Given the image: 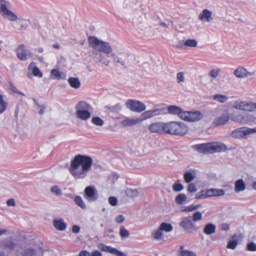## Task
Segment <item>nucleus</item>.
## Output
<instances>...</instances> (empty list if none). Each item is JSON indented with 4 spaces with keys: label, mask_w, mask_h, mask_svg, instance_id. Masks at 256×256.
Here are the masks:
<instances>
[{
    "label": "nucleus",
    "mask_w": 256,
    "mask_h": 256,
    "mask_svg": "<svg viewBox=\"0 0 256 256\" xmlns=\"http://www.w3.org/2000/svg\"><path fill=\"white\" fill-rule=\"evenodd\" d=\"M88 40L90 45L99 52L106 54L108 57L112 56L113 58L114 63L116 66L126 68V62L128 57L127 53L120 52L118 53V55L116 54L113 52L112 48L108 42L100 40L94 36H90Z\"/></svg>",
    "instance_id": "obj_1"
},
{
    "label": "nucleus",
    "mask_w": 256,
    "mask_h": 256,
    "mask_svg": "<svg viewBox=\"0 0 256 256\" xmlns=\"http://www.w3.org/2000/svg\"><path fill=\"white\" fill-rule=\"evenodd\" d=\"M92 164L90 156L78 154L71 160L68 170L75 179H83L90 170Z\"/></svg>",
    "instance_id": "obj_2"
},
{
    "label": "nucleus",
    "mask_w": 256,
    "mask_h": 256,
    "mask_svg": "<svg viewBox=\"0 0 256 256\" xmlns=\"http://www.w3.org/2000/svg\"><path fill=\"white\" fill-rule=\"evenodd\" d=\"M188 127L182 122H170L166 123L165 133L178 136H184L188 133Z\"/></svg>",
    "instance_id": "obj_3"
},
{
    "label": "nucleus",
    "mask_w": 256,
    "mask_h": 256,
    "mask_svg": "<svg viewBox=\"0 0 256 256\" xmlns=\"http://www.w3.org/2000/svg\"><path fill=\"white\" fill-rule=\"evenodd\" d=\"M76 116L81 120H88L90 116L92 106L84 101L78 102L76 106Z\"/></svg>",
    "instance_id": "obj_4"
},
{
    "label": "nucleus",
    "mask_w": 256,
    "mask_h": 256,
    "mask_svg": "<svg viewBox=\"0 0 256 256\" xmlns=\"http://www.w3.org/2000/svg\"><path fill=\"white\" fill-rule=\"evenodd\" d=\"M10 2L5 0H0V13L4 18L11 22H14L18 18L17 16L8 9Z\"/></svg>",
    "instance_id": "obj_5"
},
{
    "label": "nucleus",
    "mask_w": 256,
    "mask_h": 256,
    "mask_svg": "<svg viewBox=\"0 0 256 256\" xmlns=\"http://www.w3.org/2000/svg\"><path fill=\"white\" fill-rule=\"evenodd\" d=\"M178 116L186 121L195 122L202 119L203 118V114L200 112H189L184 111L181 109Z\"/></svg>",
    "instance_id": "obj_6"
},
{
    "label": "nucleus",
    "mask_w": 256,
    "mask_h": 256,
    "mask_svg": "<svg viewBox=\"0 0 256 256\" xmlns=\"http://www.w3.org/2000/svg\"><path fill=\"white\" fill-rule=\"evenodd\" d=\"M126 106L131 111L136 112H140L146 108V106L144 103L136 100L129 99L127 100Z\"/></svg>",
    "instance_id": "obj_7"
},
{
    "label": "nucleus",
    "mask_w": 256,
    "mask_h": 256,
    "mask_svg": "<svg viewBox=\"0 0 256 256\" xmlns=\"http://www.w3.org/2000/svg\"><path fill=\"white\" fill-rule=\"evenodd\" d=\"M179 226L186 232L192 233L195 230V224L191 216L183 217Z\"/></svg>",
    "instance_id": "obj_8"
},
{
    "label": "nucleus",
    "mask_w": 256,
    "mask_h": 256,
    "mask_svg": "<svg viewBox=\"0 0 256 256\" xmlns=\"http://www.w3.org/2000/svg\"><path fill=\"white\" fill-rule=\"evenodd\" d=\"M16 52L18 58L22 61H25L32 57L30 51L27 49L24 44L18 46L16 48Z\"/></svg>",
    "instance_id": "obj_9"
},
{
    "label": "nucleus",
    "mask_w": 256,
    "mask_h": 256,
    "mask_svg": "<svg viewBox=\"0 0 256 256\" xmlns=\"http://www.w3.org/2000/svg\"><path fill=\"white\" fill-rule=\"evenodd\" d=\"M210 154L225 152L227 150L226 146L222 142H214L209 143Z\"/></svg>",
    "instance_id": "obj_10"
},
{
    "label": "nucleus",
    "mask_w": 256,
    "mask_h": 256,
    "mask_svg": "<svg viewBox=\"0 0 256 256\" xmlns=\"http://www.w3.org/2000/svg\"><path fill=\"white\" fill-rule=\"evenodd\" d=\"M166 123L154 122L150 124L148 126V130L152 133L163 134L165 133V127Z\"/></svg>",
    "instance_id": "obj_11"
},
{
    "label": "nucleus",
    "mask_w": 256,
    "mask_h": 256,
    "mask_svg": "<svg viewBox=\"0 0 256 256\" xmlns=\"http://www.w3.org/2000/svg\"><path fill=\"white\" fill-rule=\"evenodd\" d=\"M84 193L86 198L89 202L96 201L98 198L96 192L94 187L90 186L86 187Z\"/></svg>",
    "instance_id": "obj_12"
},
{
    "label": "nucleus",
    "mask_w": 256,
    "mask_h": 256,
    "mask_svg": "<svg viewBox=\"0 0 256 256\" xmlns=\"http://www.w3.org/2000/svg\"><path fill=\"white\" fill-rule=\"evenodd\" d=\"M230 114L228 111L224 112L222 115L214 118L213 124L216 126L226 124L230 120Z\"/></svg>",
    "instance_id": "obj_13"
},
{
    "label": "nucleus",
    "mask_w": 256,
    "mask_h": 256,
    "mask_svg": "<svg viewBox=\"0 0 256 256\" xmlns=\"http://www.w3.org/2000/svg\"><path fill=\"white\" fill-rule=\"evenodd\" d=\"M142 120V119L138 118H126L124 120L120 122V124L123 126H133L141 122Z\"/></svg>",
    "instance_id": "obj_14"
},
{
    "label": "nucleus",
    "mask_w": 256,
    "mask_h": 256,
    "mask_svg": "<svg viewBox=\"0 0 256 256\" xmlns=\"http://www.w3.org/2000/svg\"><path fill=\"white\" fill-rule=\"evenodd\" d=\"M53 226L56 230L64 231L66 228L67 224L63 218H56L53 220Z\"/></svg>",
    "instance_id": "obj_15"
},
{
    "label": "nucleus",
    "mask_w": 256,
    "mask_h": 256,
    "mask_svg": "<svg viewBox=\"0 0 256 256\" xmlns=\"http://www.w3.org/2000/svg\"><path fill=\"white\" fill-rule=\"evenodd\" d=\"M234 75L239 78H243L244 77H249L254 75V72H250L247 70L242 67L238 68L234 72Z\"/></svg>",
    "instance_id": "obj_16"
},
{
    "label": "nucleus",
    "mask_w": 256,
    "mask_h": 256,
    "mask_svg": "<svg viewBox=\"0 0 256 256\" xmlns=\"http://www.w3.org/2000/svg\"><path fill=\"white\" fill-rule=\"evenodd\" d=\"M247 135L246 127L238 128L234 130L231 134L232 136L236 138H241Z\"/></svg>",
    "instance_id": "obj_17"
},
{
    "label": "nucleus",
    "mask_w": 256,
    "mask_h": 256,
    "mask_svg": "<svg viewBox=\"0 0 256 256\" xmlns=\"http://www.w3.org/2000/svg\"><path fill=\"white\" fill-rule=\"evenodd\" d=\"M193 148L198 152L204 154H210L209 143L194 145Z\"/></svg>",
    "instance_id": "obj_18"
},
{
    "label": "nucleus",
    "mask_w": 256,
    "mask_h": 256,
    "mask_svg": "<svg viewBox=\"0 0 256 256\" xmlns=\"http://www.w3.org/2000/svg\"><path fill=\"white\" fill-rule=\"evenodd\" d=\"M212 12L207 9H204L198 16L199 19L202 21L210 22L212 20Z\"/></svg>",
    "instance_id": "obj_19"
},
{
    "label": "nucleus",
    "mask_w": 256,
    "mask_h": 256,
    "mask_svg": "<svg viewBox=\"0 0 256 256\" xmlns=\"http://www.w3.org/2000/svg\"><path fill=\"white\" fill-rule=\"evenodd\" d=\"M28 70L31 72L34 76L38 78H42L43 76L42 73L40 69L36 66V64L34 62H32L28 67Z\"/></svg>",
    "instance_id": "obj_20"
},
{
    "label": "nucleus",
    "mask_w": 256,
    "mask_h": 256,
    "mask_svg": "<svg viewBox=\"0 0 256 256\" xmlns=\"http://www.w3.org/2000/svg\"><path fill=\"white\" fill-rule=\"evenodd\" d=\"M92 57L96 62H101L106 66H108L110 64V61L108 60H104V56L101 53L94 52Z\"/></svg>",
    "instance_id": "obj_21"
},
{
    "label": "nucleus",
    "mask_w": 256,
    "mask_h": 256,
    "mask_svg": "<svg viewBox=\"0 0 256 256\" xmlns=\"http://www.w3.org/2000/svg\"><path fill=\"white\" fill-rule=\"evenodd\" d=\"M160 114V110L158 108H156L152 110H147L142 113V116L144 120L150 118L152 116L159 115Z\"/></svg>",
    "instance_id": "obj_22"
},
{
    "label": "nucleus",
    "mask_w": 256,
    "mask_h": 256,
    "mask_svg": "<svg viewBox=\"0 0 256 256\" xmlns=\"http://www.w3.org/2000/svg\"><path fill=\"white\" fill-rule=\"evenodd\" d=\"M202 207V204H192L188 206H183L181 208V212H189L193 211L196 210Z\"/></svg>",
    "instance_id": "obj_23"
},
{
    "label": "nucleus",
    "mask_w": 256,
    "mask_h": 256,
    "mask_svg": "<svg viewBox=\"0 0 256 256\" xmlns=\"http://www.w3.org/2000/svg\"><path fill=\"white\" fill-rule=\"evenodd\" d=\"M209 197L221 196L225 194V191L222 189L212 188L208 189Z\"/></svg>",
    "instance_id": "obj_24"
},
{
    "label": "nucleus",
    "mask_w": 256,
    "mask_h": 256,
    "mask_svg": "<svg viewBox=\"0 0 256 256\" xmlns=\"http://www.w3.org/2000/svg\"><path fill=\"white\" fill-rule=\"evenodd\" d=\"M243 115L240 112H234L230 115V118L233 122L242 124Z\"/></svg>",
    "instance_id": "obj_25"
},
{
    "label": "nucleus",
    "mask_w": 256,
    "mask_h": 256,
    "mask_svg": "<svg viewBox=\"0 0 256 256\" xmlns=\"http://www.w3.org/2000/svg\"><path fill=\"white\" fill-rule=\"evenodd\" d=\"M246 189V184L242 179H239L235 182L236 192L238 193Z\"/></svg>",
    "instance_id": "obj_26"
},
{
    "label": "nucleus",
    "mask_w": 256,
    "mask_h": 256,
    "mask_svg": "<svg viewBox=\"0 0 256 256\" xmlns=\"http://www.w3.org/2000/svg\"><path fill=\"white\" fill-rule=\"evenodd\" d=\"M98 248L103 252H108L109 253H110L112 254H113L114 255L116 252V248H112L110 246H108L106 245H105L103 244H100L98 245Z\"/></svg>",
    "instance_id": "obj_27"
},
{
    "label": "nucleus",
    "mask_w": 256,
    "mask_h": 256,
    "mask_svg": "<svg viewBox=\"0 0 256 256\" xmlns=\"http://www.w3.org/2000/svg\"><path fill=\"white\" fill-rule=\"evenodd\" d=\"M216 230V226L210 223L206 225L204 229V232L207 235H210L214 233Z\"/></svg>",
    "instance_id": "obj_28"
},
{
    "label": "nucleus",
    "mask_w": 256,
    "mask_h": 256,
    "mask_svg": "<svg viewBox=\"0 0 256 256\" xmlns=\"http://www.w3.org/2000/svg\"><path fill=\"white\" fill-rule=\"evenodd\" d=\"M196 178V172L194 171H187L184 174V179L186 182L190 183L192 182Z\"/></svg>",
    "instance_id": "obj_29"
},
{
    "label": "nucleus",
    "mask_w": 256,
    "mask_h": 256,
    "mask_svg": "<svg viewBox=\"0 0 256 256\" xmlns=\"http://www.w3.org/2000/svg\"><path fill=\"white\" fill-rule=\"evenodd\" d=\"M68 81L70 86L74 88H78L80 86V82L77 78L70 77L68 79Z\"/></svg>",
    "instance_id": "obj_30"
},
{
    "label": "nucleus",
    "mask_w": 256,
    "mask_h": 256,
    "mask_svg": "<svg viewBox=\"0 0 256 256\" xmlns=\"http://www.w3.org/2000/svg\"><path fill=\"white\" fill-rule=\"evenodd\" d=\"M256 120L254 116L250 114H245L243 115L242 124H250Z\"/></svg>",
    "instance_id": "obj_31"
},
{
    "label": "nucleus",
    "mask_w": 256,
    "mask_h": 256,
    "mask_svg": "<svg viewBox=\"0 0 256 256\" xmlns=\"http://www.w3.org/2000/svg\"><path fill=\"white\" fill-rule=\"evenodd\" d=\"M22 256H40V252L32 248H26L22 254Z\"/></svg>",
    "instance_id": "obj_32"
},
{
    "label": "nucleus",
    "mask_w": 256,
    "mask_h": 256,
    "mask_svg": "<svg viewBox=\"0 0 256 256\" xmlns=\"http://www.w3.org/2000/svg\"><path fill=\"white\" fill-rule=\"evenodd\" d=\"M208 197H209L208 189L202 190L195 195V198L197 200L204 199Z\"/></svg>",
    "instance_id": "obj_33"
},
{
    "label": "nucleus",
    "mask_w": 256,
    "mask_h": 256,
    "mask_svg": "<svg viewBox=\"0 0 256 256\" xmlns=\"http://www.w3.org/2000/svg\"><path fill=\"white\" fill-rule=\"evenodd\" d=\"M181 108L176 106H168V110L171 114L177 115L178 116L181 110Z\"/></svg>",
    "instance_id": "obj_34"
},
{
    "label": "nucleus",
    "mask_w": 256,
    "mask_h": 256,
    "mask_svg": "<svg viewBox=\"0 0 256 256\" xmlns=\"http://www.w3.org/2000/svg\"><path fill=\"white\" fill-rule=\"evenodd\" d=\"M2 247L13 250L14 248V244L10 240H4L0 242Z\"/></svg>",
    "instance_id": "obj_35"
},
{
    "label": "nucleus",
    "mask_w": 256,
    "mask_h": 256,
    "mask_svg": "<svg viewBox=\"0 0 256 256\" xmlns=\"http://www.w3.org/2000/svg\"><path fill=\"white\" fill-rule=\"evenodd\" d=\"M159 228L162 232L164 231L166 232H170L173 230V226L170 224L164 222H162Z\"/></svg>",
    "instance_id": "obj_36"
},
{
    "label": "nucleus",
    "mask_w": 256,
    "mask_h": 256,
    "mask_svg": "<svg viewBox=\"0 0 256 256\" xmlns=\"http://www.w3.org/2000/svg\"><path fill=\"white\" fill-rule=\"evenodd\" d=\"M187 197L184 194H180L175 198V202L178 204H182L186 200Z\"/></svg>",
    "instance_id": "obj_37"
},
{
    "label": "nucleus",
    "mask_w": 256,
    "mask_h": 256,
    "mask_svg": "<svg viewBox=\"0 0 256 256\" xmlns=\"http://www.w3.org/2000/svg\"><path fill=\"white\" fill-rule=\"evenodd\" d=\"M152 235L154 238L156 240H160L164 238L162 231L160 228L154 231L152 233Z\"/></svg>",
    "instance_id": "obj_38"
},
{
    "label": "nucleus",
    "mask_w": 256,
    "mask_h": 256,
    "mask_svg": "<svg viewBox=\"0 0 256 256\" xmlns=\"http://www.w3.org/2000/svg\"><path fill=\"white\" fill-rule=\"evenodd\" d=\"M246 102L238 100L232 104V108L238 110H244Z\"/></svg>",
    "instance_id": "obj_39"
},
{
    "label": "nucleus",
    "mask_w": 256,
    "mask_h": 256,
    "mask_svg": "<svg viewBox=\"0 0 256 256\" xmlns=\"http://www.w3.org/2000/svg\"><path fill=\"white\" fill-rule=\"evenodd\" d=\"M74 201L75 203L80 208L82 209H86V205L82 199V198L78 196H76L74 198Z\"/></svg>",
    "instance_id": "obj_40"
},
{
    "label": "nucleus",
    "mask_w": 256,
    "mask_h": 256,
    "mask_svg": "<svg viewBox=\"0 0 256 256\" xmlns=\"http://www.w3.org/2000/svg\"><path fill=\"white\" fill-rule=\"evenodd\" d=\"M256 110V103L246 102L244 111L253 112Z\"/></svg>",
    "instance_id": "obj_41"
},
{
    "label": "nucleus",
    "mask_w": 256,
    "mask_h": 256,
    "mask_svg": "<svg viewBox=\"0 0 256 256\" xmlns=\"http://www.w3.org/2000/svg\"><path fill=\"white\" fill-rule=\"evenodd\" d=\"M236 236L234 235L232 236V240H229V242H228V246H227V248H228L234 250L236 248V246L238 244V241L236 239Z\"/></svg>",
    "instance_id": "obj_42"
},
{
    "label": "nucleus",
    "mask_w": 256,
    "mask_h": 256,
    "mask_svg": "<svg viewBox=\"0 0 256 256\" xmlns=\"http://www.w3.org/2000/svg\"><path fill=\"white\" fill-rule=\"evenodd\" d=\"M183 246H181V250L178 256H196V254L192 252L183 250Z\"/></svg>",
    "instance_id": "obj_43"
},
{
    "label": "nucleus",
    "mask_w": 256,
    "mask_h": 256,
    "mask_svg": "<svg viewBox=\"0 0 256 256\" xmlns=\"http://www.w3.org/2000/svg\"><path fill=\"white\" fill-rule=\"evenodd\" d=\"M126 194L128 196L134 198L138 196V192L136 189L128 188L126 190Z\"/></svg>",
    "instance_id": "obj_44"
},
{
    "label": "nucleus",
    "mask_w": 256,
    "mask_h": 256,
    "mask_svg": "<svg viewBox=\"0 0 256 256\" xmlns=\"http://www.w3.org/2000/svg\"><path fill=\"white\" fill-rule=\"evenodd\" d=\"M213 99L220 102H224L228 100V98L224 95L216 94L214 96Z\"/></svg>",
    "instance_id": "obj_45"
},
{
    "label": "nucleus",
    "mask_w": 256,
    "mask_h": 256,
    "mask_svg": "<svg viewBox=\"0 0 256 256\" xmlns=\"http://www.w3.org/2000/svg\"><path fill=\"white\" fill-rule=\"evenodd\" d=\"M51 78L53 79L60 80L61 78V73L57 69H53L50 72Z\"/></svg>",
    "instance_id": "obj_46"
},
{
    "label": "nucleus",
    "mask_w": 256,
    "mask_h": 256,
    "mask_svg": "<svg viewBox=\"0 0 256 256\" xmlns=\"http://www.w3.org/2000/svg\"><path fill=\"white\" fill-rule=\"evenodd\" d=\"M92 122L97 126H102L104 124V120L98 116L92 118Z\"/></svg>",
    "instance_id": "obj_47"
},
{
    "label": "nucleus",
    "mask_w": 256,
    "mask_h": 256,
    "mask_svg": "<svg viewBox=\"0 0 256 256\" xmlns=\"http://www.w3.org/2000/svg\"><path fill=\"white\" fill-rule=\"evenodd\" d=\"M120 235L122 238H128L130 236L129 232L123 226L120 227Z\"/></svg>",
    "instance_id": "obj_48"
},
{
    "label": "nucleus",
    "mask_w": 256,
    "mask_h": 256,
    "mask_svg": "<svg viewBox=\"0 0 256 256\" xmlns=\"http://www.w3.org/2000/svg\"><path fill=\"white\" fill-rule=\"evenodd\" d=\"M192 218L193 222L200 221L202 220V214L199 211H196L193 214Z\"/></svg>",
    "instance_id": "obj_49"
},
{
    "label": "nucleus",
    "mask_w": 256,
    "mask_h": 256,
    "mask_svg": "<svg viewBox=\"0 0 256 256\" xmlns=\"http://www.w3.org/2000/svg\"><path fill=\"white\" fill-rule=\"evenodd\" d=\"M50 192L56 196L62 194V190L58 186H52L50 188Z\"/></svg>",
    "instance_id": "obj_50"
},
{
    "label": "nucleus",
    "mask_w": 256,
    "mask_h": 256,
    "mask_svg": "<svg viewBox=\"0 0 256 256\" xmlns=\"http://www.w3.org/2000/svg\"><path fill=\"white\" fill-rule=\"evenodd\" d=\"M197 44V42L195 40H188L184 42V45L186 46L196 47Z\"/></svg>",
    "instance_id": "obj_51"
},
{
    "label": "nucleus",
    "mask_w": 256,
    "mask_h": 256,
    "mask_svg": "<svg viewBox=\"0 0 256 256\" xmlns=\"http://www.w3.org/2000/svg\"><path fill=\"white\" fill-rule=\"evenodd\" d=\"M172 188L174 191L178 192L183 190L184 186L182 184H180V183L176 182L173 185Z\"/></svg>",
    "instance_id": "obj_52"
},
{
    "label": "nucleus",
    "mask_w": 256,
    "mask_h": 256,
    "mask_svg": "<svg viewBox=\"0 0 256 256\" xmlns=\"http://www.w3.org/2000/svg\"><path fill=\"white\" fill-rule=\"evenodd\" d=\"M176 78L178 83L183 82L184 81V74L182 72H179L176 74Z\"/></svg>",
    "instance_id": "obj_53"
},
{
    "label": "nucleus",
    "mask_w": 256,
    "mask_h": 256,
    "mask_svg": "<svg viewBox=\"0 0 256 256\" xmlns=\"http://www.w3.org/2000/svg\"><path fill=\"white\" fill-rule=\"evenodd\" d=\"M188 190L190 193H194L196 192L197 190V188L196 184H194V183L190 184L188 186Z\"/></svg>",
    "instance_id": "obj_54"
},
{
    "label": "nucleus",
    "mask_w": 256,
    "mask_h": 256,
    "mask_svg": "<svg viewBox=\"0 0 256 256\" xmlns=\"http://www.w3.org/2000/svg\"><path fill=\"white\" fill-rule=\"evenodd\" d=\"M247 249L249 251H256V244L254 242H250L248 244Z\"/></svg>",
    "instance_id": "obj_55"
},
{
    "label": "nucleus",
    "mask_w": 256,
    "mask_h": 256,
    "mask_svg": "<svg viewBox=\"0 0 256 256\" xmlns=\"http://www.w3.org/2000/svg\"><path fill=\"white\" fill-rule=\"evenodd\" d=\"M117 199L116 197L110 196L108 198V202L112 206H115L117 204Z\"/></svg>",
    "instance_id": "obj_56"
},
{
    "label": "nucleus",
    "mask_w": 256,
    "mask_h": 256,
    "mask_svg": "<svg viewBox=\"0 0 256 256\" xmlns=\"http://www.w3.org/2000/svg\"><path fill=\"white\" fill-rule=\"evenodd\" d=\"M115 220L118 224H122L124 220V217L122 215L120 214L116 217Z\"/></svg>",
    "instance_id": "obj_57"
},
{
    "label": "nucleus",
    "mask_w": 256,
    "mask_h": 256,
    "mask_svg": "<svg viewBox=\"0 0 256 256\" xmlns=\"http://www.w3.org/2000/svg\"><path fill=\"white\" fill-rule=\"evenodd\" d=\"M219 73V70H213L210 72V75L212 77L214 78H216Z\"/></svg>",
    "instance_id": "obj_58"
},
{
    "label": "nucleus",
    "mask_w": 256,
    "mask_h": 256,
    "mask_svg": "<svg viewBox=\"0 0 256 256\" xmlns=\"http://www.w3.org/2000/svg\"><path fill=\"white\" fill-rule=\"evenodd\" d=\"M6 204L8 206H16V203L14 202V200L13 198L9 199L6 202Z\"/></svg>",
    "instance_id": "obj_59"
},
{
    "label": "nucleus",
    "mask_w": 256,
    "mask_h": 256,
    "mask_svg": "<svg viewBox=\"0 0 256 256\" xmlns=\"http://www.w3.org/2000/svg\"><path fill=\"white\" fill-rule=\"evenodd\" d=\"M72 232L74 234H78L80 231V228L77 225H74L72 227Z\"/></svg>",
    "instance_id": "obj_60"
},
{
    "label": "nucleus",
    "mask_w": 256,
    "mask_h": 256,
    "mask_svg": "<svg viewBox=\"0 0 256 256\" xmlns=\"http://www.w3.org/2000/svg\"><path fill=\"white\" fill-rule=\"evenodd\" d=\"M230 229V226L228 224L224 223L221 224V230H222L226 231Z\"/></svg>",
    "instance_id": "obj_61"
},
{
    "label": "nucleus",
    "mask_w": 256,
    "mask_h": 256,
    "mask_svg": "<svg viewBox=\"0 0 256 256\" xmlns=\"http://www.w3.org/2000/svg\"><path fill=\"white\" fill-rule=\"evenodd\" d=\"M90 256H102V253L98 250H95L90 254Z\"/></svg>",
    "instance_id": "obj_62"
},
{
    "label": "nucleus",
    "mask_w": 256,
    "mask_h": 256,
    "mask_svg": "<svg viewBox=\"0 0 256 256\" xmlns=\"http://www.w3.org/2000/svg\"><path fill=\"white\" fill-rule=\"evenodd\" d=\"M246 132L248 133V135L252 133H256V128H246Z\"/></svg>",
    "instance_id": "obj_63"
},
{
    "label": "nucleus",
    "mask_w": 256,
    "mask_h": 256,
    "mask_svg": "<svg viewBox=\"0 0 256 256\" xmlns=\"http://www.w3.org/2000/svg\"><path fill=\"white\" fill-rule=\"evenodd\" d=\"M78 256H90V253L87 250H82L80 252Z\"/></svg>",
    "instance_id": "obj_64"
}]
</instances>
